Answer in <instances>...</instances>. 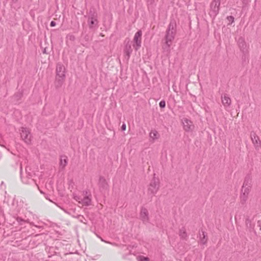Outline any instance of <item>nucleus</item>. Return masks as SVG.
<instances>
[{
    "label": "nucleus",
    "mask_w": 261,
    "mask_h": 261,
    "mask_svg": "<svg viewBox=\"0 0 261 261\" xmlns=\"http://www.w3.org/2000/svg\"><path fill=\"white\" fill-rule=\"evenodd\" d=\"M221 0H213L210 4L209 14L214 17L218 14L220 10Z\"/></svg>",
    "instance_id": "f257e3e1"
},
{
    "label": "nucleus",
    "mask_w": 261,
    "mask_h": 261,
    "mask_svg": "<svg viewBox=\"0 0 261 261\" xmlns=\"http://www.w3.org/2000/svg\"><path fill=\"white\" fill-rule=\"evenodd\" d=\"M142 32L141 31H138L134 35L133 39V47L136 50L140 48L141 45Z\"/></svg>",
    "instance_id": "f03ea898"
},
{
    "label": "nucleus",
    "mask_w": 261,
    "mask_h": 261,
    "mask_svg": "<svg viewBox=\"0 0 261 261\" xmlns=\"http://www.w3.org/2000/svg\"><path fill=\"white\" fill-rule=\"evenodd\" d=\"M20 136L27 144H30L31 143V136L29 129L24 127L21 128Z\"/></svg>",
    "instance_id": "7ed1b4c3"
},
{
    "label": "nucleus",
    "mask_w": 261,
    "mask_h": 261,
    "mask_svg": "<svg viewBox=\"0 0 261 261\" xmlns=\"http://www.w3.org/2000/svg\"><path fill=\"white\" fill-rule=\"evenodd\" d=\"M183 127L185 130L187 132L192 130L194 128V125L193 124V122L187 119H184L183 121Z\"/></svg>",
    "instance_id": "20e7f679"
},
{
    "label": "nucleus",
    "mask_w": 261,
    "mask_h": 261,
    "mask_svg": "<svg viewBox=\"0 0 261 261\" xmlns=\"http://www.w3.org/2000/svg\"><path fill=\"white\" fill-rule=\"evenodd\" d=\"M88 25L90 28H93L98 24V20L96 15L92 14L88 18Z\"/></svg>",
    "instance_id": "39448f33"
},
{
    "label": "nucleus",
    "mask_w": 261,
    "mask_h": 261,
    "mask_svg": "<svg viewBox=\"0 0 261 261\" xmlns=\"http://www.w3.org/2000/svg\"><path fill=\"white\" fill-rule=\"evenodd\" d=\"M222 103L225 107H229L231 102L230 98L226 94H224L221 97Z\"/></svg>",
    "instance_id": "423d86ee"
},
{
    "label": "nucleus",
    "mask_w": 261,
    "mask_h": 261,
    "mask_svg": "<svg viewBox=\"0 0 261 261\" xmlns=\"http://www.w3.org/2000/svg\"><path fill=\"white\" fill-rule=\"evenodd\" d=\"M148 190L151 192V193H156L159 190L158 184L155 182L150 184Z\"/></svg>",
    "instance_id": "0eeeda50"
},
{
    "label": "nucleus",
    "mask_w": 261,
    "mask_h": 261,
    "mask_svg": "<svg viewBox=\"0 0 261 261\" xmlns=\"http://www.w3.org/2000/svg\"><path fill=\"white\" fill-rule=\"evenodd\" d=\"M140 217L143 221H147L148 220V211L145 209L142 210L140 213Z\"/></svg>",
    "instance_id": "6e6552de"
},
{
    "label": "nucleus",
    "mask_w": 261,
    "mask_h": 261,
    "mask_svg": "<svg viewBox=\"0 0 261 261\" xmlns=\"http://www.w3.org/2000/svg\"><path fill=\"white\" fill-rule=\"evenodd\" d=\"M159 137V133L155 130H152L149 133V137L152 141L158 139Z\"/></svg>",
    "instance_id": "1a4fd4ad"
},
{
    "label": "nucleus",
    "mask_w": 261,
    "mask_h": 261,
    "mask_svg": "<svg viewBox=\"0 0 261 261\" xmlns=\"http://www.w3.org/2000/svg\"><path fill=\"white\" fill-rule=\"evenodd\" d=\"M67 164V158L66 156L62 157L60 161V166L62 169L64 168Z\"/></svg>",
    "instance_id": "9d476101"
},
{
    "label": "nucleus",
    "mask_w": 261,
    "mask_h": 261,
    "mask_svg": "<svg viewBox=\"0 0 261 261\" xmlns=\"http://www.w3.org/2000/svg\"><path fill=\"white\" fill-rule=\"evenodd\" d=\"M174 39V36L173 35H169V33H168L167 36H166V43L168 46H170L171 45V42L172 40Z\"/></svg>",
    "instance_id": "9b49d317"
},
{
    "label": "nucleus",
    "mask_w": 261,
    "mask_h": 261,
    "mask_svg": "<svg viewBox=\"0 0 261 261\" xmlns=\"http://www.w3.org/2000/svg\"><path fill=\"white\" fill-rule=\"evenodd\" d=\"M90 202H91L90 198H89L88 197H85L84 199H83V203L86 205H88L90 204Z\"/></svg>",
    "instance_id": "f8f14e48"
},
{
    "label": "nucleus",
    "mask_w": 261,
    "mask_h": 261,
    "mask_svg": "<svg viewBox=\"0 0 261 261\" xmlns=\"http://www.w3.org/2000/svg\"><path fill=\"white\" fill-rule=\"evenodd\" d=\"M179 235L182 238H185L187 236L185 229L184 228L180 230Z\"/></svg>",
    "instance_id": "ddd939ff"
},
{
    "label": "nucleus",
    "mask_w": 261,
    "mask_h": 261,
    "mask_svg": "<svg viewBox=\"0 0 261 261\" xmlns=\"http://www.w3.org/2000/svg\"><path fill=\"white\" fill-rule=\"evenodd\" d=\"M160 107L161 108H164L165 107L166 103L164 101H161L159 103Z\"/></svg>",
    "instance_id": "4468645a"
},
{
    "label": "nucleus",
    "mask_w": 261,
    "mask_h": 261,
    "mask_svg": "<svg viewBox=\"0 0 261 261\" xmlns=\"http://www.w3.org/2000/svg\"><path fill=\"white\" fill-rule=\"evenodd\" d=\"M121 129L125 131L126 129V125L125 123H123L121 126Z\"/></svg>",
    "instance_id": "2eb2a0df"
},
{
    "label": "nucleus",
    "mask_w": 261,
    "mask_h": 261,
    "mask_svg": "<svg viewBox=\"0 0 261 261\" xmlns=\"http://www.w3.org/2000/svg\"><path fill=\"white\" fill-rule=\"evenodd\" d=\"M227 19H228L229 21H231L232 22H233V20H234V18H233L232 16H228V17H227Z\"/></svg>",
    "instance_id": "dca6fc26"
},
{
    "label": "nucleus",
    "mask_w": 261,
    "mask_h": 261,
    "mask_svg": "<svg viewBox=\"0 0 261 261\" xmlns=\"http://www.w3.org/2000/svg\"><path fill=\"white\" fill-rule=\"evenodd\" d=\"M56 25V23L55 21H52L51 22H50V26L53 27H55V25Z\"/></svg>",
    "instance_id": "f3484780"
}]
</instances>
